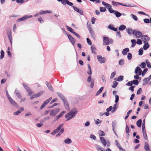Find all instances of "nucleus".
Listing matches in <instances>:
<instances>
[{"label": "nucleus", "instance_id": "21", "mask_svg": "<svg viewBox=\"0 0 151 151\" xmlns=\"http://www.w3.org/2000/svg\"><path fill=\"white\" fill-rule=\"evenodd\" d=\"M129 51V49L128 48H126L123 50L122 51V53L124 55H126L127 52Z\"/></svg>", "mask_w": 151, "mask_h": 151}, {"label": "nucleus", "instance_id": "57", "mask_svg": "<svg viewBox=\"0 0 151 151\" xmlns=\"http://www.w3.org/2000/svg\"><path fill=\"white\" fill-rule=\"evenodd\" d=\"M133 84L134 85H137L139 83V82L138 80H134L133 81H132Z\"/></svg>", "mask_w": 151, "mask_h": 151}, {"label": "nucleus", "instance_id": "13", "mask_svg": "<svg viewBox=\"0 0 151 151\" xmlns=\"http://www.w3.org/2000/svg\"><path fill=\"white\" fill-rule=\"evenodd\" d=\"M8 99L10 103L12 105H14L15 106L17 107H18V106L17 103L11 97L9 99Z\"/></svg>", "mask_w": 151, "mask_h": 151}, {"label": "nucleus", "instance_id": "9", "mask_svg": "<svg viewBox=\"0 0 151 151\" xmlns=\"http://www.w3.org/2000/svg\"><path fill=\"white\" fill-rule=\"evenodd\" d=\"M67 35L69 39L71 42L72 45L74 46L75 44V41L73 37L69 34L67 33Z\"/></svg>", "mask_w": 151, "mask_h": 151}, {"label": "nucleus", "instance_id": "31", "mask_svg": "<svg viewBox=\"0 0 151 151\" xmlns=\"http://www.w3.org/2000/svg\"><path fill=\"white\" fill-rule=\"evenodd\" d=\"M91 36L93 38H95V35L94 34V31L92 29L89 30Z\"/></svg>", "mask_w": 151, "mask_h": 151}, {"label": "nucleus", "instance_id": "16", "mask_svg": "<svg viewBox=\"0 0 151 151\" xmlns=\"http://www.w3.org/2000/svg\"><path fill=\"white\" fill-rule=\"evenodd\" d=\"M45 83L49 89L51 91H53V89L51 84L47 81H46Z\"/></svg>", "mask_w": 151, "mask_h": 151}, {"label": "nucleus", "instance_id": "34", "mask_svg": "<svg viewBox=\"0 0 151 151\" xmlns=\"http://www.w3.org/2000/svg\"><path fill=\"white\" fill-rule=\"evenodd\" d=\"M131 42L132 43V45L131 46L132 47H134L136 44V40L134 39L132 40H131Z\"/></svg>", "mask_w": 151, "mask_h": 151}, {"label": "nucleus", "instance_id": "2", "mask_svg": "<svg viewBox=\"0 0 151 151\" xmlns=\"http://www.w3.org/2000/svg\"><path fill=\"white\" fill-rule=\"evenodd\" d=\"M60 111V109L56 108L53 109L50 111V115L52 116L58 113Z\"/></svg>", "mask_w": 151, "mask_h": 151}, {"label": "nucleus", "instance_id": "28", "mask_svg": "<svg viewBox=\"0 0 151 151\" xmlns=\"http://www.w3.org/2000/svg\"><path fill=\"white\" fill-rule=\"evenodd\" d=\"M117 17H120L122 15V14L119 12L115 11L114 13Z\"/></svg>", "mask_w": 151, "mask_h": 151}, {"label": "nucleus", "instance_id": "61", "mask_svg": "<svg viewBox=\"0 0 151 151\" xmlns=\"http://www.w3.org/2000/svg\"><path fill=\"white\" fill-rule=\"evenodd\" d=\"M86 40L88 44L90 45H91L92 42L88 38H87Z\"/></svg>", "mask_w": 151, "mask_h": 151}, {"label": "nucleus", "instance_id": "18", "mask_svg": "<svg viewBox=\"0 0 151 151\" xmlns=\"http://www.w3.org/2000/svg\"><path fill=\"white\" fill-rule=\"evenodd\" d=\"M91 52L95 54H96V48L95 46L94 45H92L91 47Z\"/></svg>", "mask_w": 151, "mask_h": 151}, {"label": "nucleus", "instance_id": "20", "mask_svg": "<svg viewBox=\"0 0 151 151\" xmlns=\"http://www.w3.org/2000/svg\"><path fill=\"white\" fill-rule=\"evenodd\" d=\"M95 147L98 151H104V148L98 145H96Z\"/></svg>", "mask_w": 151, "mask_h": 151}, {"label": "nucleus", "instance_id": "32", "mask_svg": "<svg viewBox=\"0 0 151 151\" xmlns=\"http://www.w3.org/2000/svg\"><path fill=\"white\" fill-rule=\"evenodd\" d=\"M144 39V40L149 41L150 38L147 35H143L142 38Z\"/></svg>", "mask_w": 151, "mask_h": 151}, {"label": "nucleus", "instance_id": "62", "mask_svg": "<svg viewBox=\"0 0 151 151\" xmlns=\"http://www.w3.org/2000/svg\"><path fill=\"white\" fill-rule=\"evenodd\" d=\"M133 84V83L132 82V81H130L128 82L126 84V85L127 86H131Z\"/></svg>", "mask_w": 151, "mask_h": 151}, {"label": "nucleus", "instance_id": "55", "mask_svg": "<svg viewBox=\"0 0 151 151\" xmlns=\"http://www.w3.org/2000/svg\"><path fill=\"white\" fill-rule=\"evenodd\" d=\"M43 93V91H42V92H39L38 93H37L35 94V95H36L37 97H39Z\"/></svg>", "mask_w": 151, "mask_h": 151}, {"label": "nucleus", "instance_id": "6", "mask_svg": "<svg viewBox=\"0 0 151 151\" xmlns=\"http://www.w3.org/2000/svg\"><path fill=\"white\" fill-rule=\"evenodd\" d=\"M103 45H108L110 43L109 40V38L104 37L103 38Z\"/></svg>", "mask_w": 151, "mask_h": 151}, {"label": "nucleus", "instance_id": "24", "mask_svg": "<svg viewBox=\"0 0 151 151\" xmlns=\"http://www.w3.org/2000/svg\"><path fill=\"white\" fill-rule=\"evenodd\" d=\"M57 94L59 96L60 99L63 100V101L65 99V97L64 96L60 93L57 92Z\"/></svg>", "mask_w": 151, "mask_h": 151}, {"label": "nucleus", "instance_id": "7", "mask_svg": "<svg viewBox=\"0 0 151 151\" xmlns=\"http://www.w3.org/2000/svg\"><path fill=\"white\" fill-rule=\"evenodd\" d=\"M98 61L101 63H104L105 62V58L104 57H102L101 55H97V56Z\"/></svg>", "mask_w": 151, "mask_h": 151}, {"label": "nucleus", "instance_id": "23", "mask_svg": "<svg viewBox=\"0 0 151 151\" xmlns=\"http://www.w3.org/2000/svg\"><path fill=\"white\" fill-rule=\"evenodd\" d=\"M124 76H120L118 78H115L114 80L119 81H122L123 80Z\"/></svg>", "mask_w": 151, "mask_h": 151}, {"label": "nucleus", "instance_id": "60", "mask_svg": "<svg viewBox=\"0 0 151 151\" xmlns=\"http://www.w3.org/2000/svg\"><path fill=\"white\" fill-rule=\"evenodd\" d=\"M142 42L141 40L139 39L137 40V41L136 42L139 45H141L142 44Z\"/></svg>", "mask_w": 151, "mask_h": 151}, {"label": "nucleus", "instance_id": "52", "mask_svg": "<svg viewBox=\"0 0 151 151\" xmlns=\"http://www.w3.org/2000/svg\"><path fill=\"white\" fill-rule=\"evenodd\" d=\"M127 57L128 59L129 60H131L132 58V55L131 53H129H129L128 54Z\"/></svg>", "mask_w": 151, "mask_h": 151}, {"label": "nucleus", "instance_id": "27", "mask_svg": "<svg viewBox=\"0 0 151 151\" xmlns=\"http://www.w3.org/2000/svg\"><path fill=\"white\" fill-rule=\"evenodd\" d=\"M88 70L87 71V73L88 75H91L92 74V71L91 70V68L89 64L88 65Z\"/></svg>", "mask_w": 151, "mask_h": 151}, {"label": "nucleus", "instance_id": "19", "mask_svg": "<svg viewBox=\"0 0 151 151\" xmlns=\"http://www.w3.org/2000/svg\"><path fill=\"white\" fill-rule=\"evenodd\" d=\"M108 28L109 29L114 31H116L117 30L116 28L114 27L113 25L112 24H110L109 25Z\"/></svg>", "mask_w": 151, "mask_h": 151}, {"label": "nucleus", "instance_id": "40", "mask_svg": "<svg viewBox=\"0 0 151 151\" xmlns=\"http://www.w3.org/2000/svg\"><path fill=\"white\" fill-rule=\"evenodd\" d=\"M139 55H142L143 52V49L142 47L140 48L139 50Z\"/></svg>", "mask_w": 151, "mask_h": 151}, {"label": "nucleus", "instance_id": "63", "mask_svg": "<svg viewBox=\"0 0 151 151\" xmlns=\"http://www.w3.org/2000/svg\"><path fill=\"white\" fill-rule=\"evenodd\" d=\"M116 74V72H113L111 74V76H110V78L112 79L115 76Z\"/></svg>", "mask_w": 151, "mask_h": 151}, {"label": "nucleus", "instance_id": "39", "mask_svg": "<svg viewBox=\"0 0 151 151\" xmlns=\"http://www.w3.org/2000/svg\"><path fill=\"white\" fill-rule=\"evenodd\" d=\"M125 130L126 133L127 134H128V135H129V133H130V132L129 131V128L127 125H126Z\"/></svg>", "mask_w": 151, "mask_h": 151}, {"label": "nucleus", "instance_id": "41", "mask_svg": "<svg viewBox=\"0 0 151 151\" xmlns=\"http://www.w3.org/2000/svg\"><path fill=\"white\" fill-rule=\"evenodd\" d=\"M4 52L3 50H1V55H0V59H2L4 56Z\"/></svg>", "mask_w": 151, "mask_h": 151}, {"label": "nucleus", "instance_id": "3", "mask_svg": "<svg viewBox=\"0 0 151 151\" xmlns=\"http://www.w3.org/2000/svg\"><path fill=\"white\" fill-rule=\"evenodd\" d=\"M133 34L136 36L137 38H142L143 35L142 32H140L137 31L136 30L133 31Z\"/></svg>", "mask_w": 151, "mask_h": 151}, {"label": "nucleus", "instance_id": "59", "mask_svg": "<svg viewBox=\"0 0 151 151\" xmlns=\"http://www.w3.org/2000/svg\"><path fill=\"white\" fill-rule=\"evenodd\" d=\"M130 16L131 17H132L135 20L137 21V20L138 18L136 16L133 14H131Z\"/></svg>", "mask_w": 151, "mask_h": 151}, {"label": "nucleus", "instance_id": "53", "mask_svg": "<svg viewBox=\"0 0 151 151\" xmlns=\"http://www.w3.org/2000/svg\"><path fill=\"white\" fill-rule=\"evenodd\" d=\"M115 103H117L119 100V97L117 95H115Z\"/></svg>", "mask_w": 151, "mask_h": 151}, {"label": "nucleus", "instance_id": "43", "mask_svg": "<svg viewBox=\"0 0 151 151\" xmlns=\"http://www.w3.org/2000/svg\"><path fill=\"white\" fill-rule=\"evenodd\" d=\"M66 28L69 31H70L71 32L73 33L74 31V30L73 29H72L71 27H69L68 26H66Z\"/></svg>", "mask_w": 151, "mask_h": 151}, {"label": "nucleus", "instance_id": "37", "mask_svg": "<svg viewBox=\"0 0 151 151\" xmlns=\"http://www.w3.org/2000/svg\"><path fill=\"white\" fill-rule=\"evenodd\" d=\"M59 2H61L64 5H66L67 4L68 0H57Z\"/></svg>", "mask_w": 151, "mask_h": 151}, {"label": "nucleus", "instance_id": "5", "mask_svg": "<svg viewBox=\"0 0 151 151\" xmlns=\"http://www.w3.org/2000/svg\"><path fill=\"white\" fill-rule=\"evenodd\" d=\"M52 99V97H50L48 99L45 100L40 107V109H42L43 108H44L45 106V105L47 104Z\"/></svg>", "mask_w": 151, "mask_h": 151}, {"label": "nucleus", "instance_id": "42", "mask_svg": "<svg viewBox=\"0 0 151 151\" xmlns=\"http://www.w3.org/2000/svg\"><path fill=\"white\" fill-rule=\"evenodd\" d=\"M120 5H121L122 6H125L127 7H132L134 6H132L130 4H128L127 5H125L124 4H122V3H120Z\"/></svg>", "mask_w": 151, "mask_h": 151}, {"label": "nucleus", "instance_id": "22", "mask_svg": "<svg viewBox=\"0 0 151 151\" xmlns=\"http://www.w3.org/2000/svg\"><path fill=\"white\" fill-rule=\"evenodd\" d=\"M100 139L101 141L102 142V144L104 146H106V139L104 137H100Z\"/></svg>", "mask_w": 151, "mask_h": 151}, {"label": "nucleus", "instance_id": "58", "mask_svg": "<svg viewBox=\"0 0 151 151\" xmlns=\"http://www.w3.org/2000/svg\"><path fill=\"white\" fill-rule=\"evenodd\" d=\"M124 60L123 59H121L119 60V64L121 65H124Z\"/></svg>", "mask_w": 151, "mask_h": 151}, {"label": "nucleus", "instance_id": "25", "mask_svg": "<svg viewBox=\"0 0 151 151\" xmlns=\"http://www.w3.org/2000/svg\"><path fill=\"white\" fill-rule=\"evenodd\" d=\"M145 149L146 151H150L149 148V145L147 142H145Z\"/></svg>", "mask_w": 151, "mask_h": 151}, {"label": "nucleus", "instance_id": "4", "mask_svg": "<svg viewBox=\"0 0 151 151\" xmlns=\"http://www.w3.org/2000/svg\"><path fill=\"white\" fill-rule=\"evenodd\" d=\"M63 124H60L58 127L56 129L54 130L51 133V134L54 135L55 134L57 133L60 129L64 125Z\"/></svg>", "mask_w": 151, "mask_h": 151}, {"label": "nucleus", "instance_id": "47", "mask_svg": "<svg viewBox=\"0 0 151 151\" xmlns=\"http://www.w3.org/2000/svg\"><path fill=\"white\" fill-rule=\"evenodd\" d=\"M148 71V69L147 68H146L144 69L143 71H142V72H141V75H142V76H143L146 72Z\"/></svg>", "mask_w": 151, "mask_h": 151}, {"label": "nucleus", "instance_id": "36", "mask_svg": "<svg viewBox=\"0 0 151 151\" xmlns=\"http://www.w3.org/2000/svg\"><path fill=\"white\" fill-rule=\"evenodd\" d=\"M113 84L111 86L113 88H115L117 86V85L118 84V83L115 81H114L113 82Z\"/></svg>", "mask_w": 151, "mask_h": 151}, {"label": "nucleus", "instance_id": "1", "mask_svg": "<svg viewBox=\"0 0 151 151\" xmlns=\"http://www.w3.org/2000/svg\"><path fill=\"white\" fill-rule=\"evenodd\" d=\"M77 113V110L74 109L68 113L65 116V117L67 118L66 120L68 121L74 117Z\"/></svg>", "mask_w": 151, "mask_h": 151}, {"label": "nucleus", "instance_id": "50", "mask_svg": "<svg viewBox=\"0 0 151 151\" xmlns=\"http://www.w3.org/2000/svg\"><path fill=\"white\" fill-rule=\"evenodd\" d=\"M116 125V122L115 121H113L112 122V130H114V129L115 128V126Z\"/></svg>", "mask_w": 151, "mask_h": 151}, {"label": "nucleus", "instance_id": "33", "mask_svg": "<svg viewBox=\"0 0 151 151\" xmlns=\"http://www.w3.org/2000/svg\"><path fill=\"white\" fill-rule=\"evenodd\" d=\"M142 120L141 119H139L137 122V125L138 127H140L141 125Z\"/></svg>", "mask_w": 151, "mask_h": 151}, {"label": "nucleus", "instance_id": "15", "mask_svg": "<svg viewBox=\"0 0 151 151\" xmlns=\"http://www.w3.org/2000/svg\"><path fill=\"white\" fill-rule=\"evenodd\" d=\"M15 93L19 99L22 98L21 95L19 92V91L17 89H16L15 91Z\"/></svg>", "mask_w": 151, "mask_h": 151}, {"label": "nucleus", "instance_id": "8", "mask_svg": "<svg viewBox=\"0 0 151 151\" xmlns=\"http://www.w3.org/2000/svg\"><path fill=\"white\" fill-rule=\"evenodd\" d=\"M32 17V15H25L22 18L17 19V22H18L19 21H23L28 18H31Z\"/></svg>", "mask_w": 151, "mask_h": 151}, {"label": "nucleus", "instance_id": "54", "mask_svg": "<svg viewBox=\"0 0 151 151\" xmlns=\"http://www.w3.org/2000/svg\"><path fill=\"white\" fill-rule=\"evenodd\" d=\"M99 136H103L105 135V133L104 132L100 131L99 132Z\"/></svg>", "mask_w": 151, "mask_h": 151}, {"label": "nucleus", "instance_id": "17", "mask_svg": "<svg viewBox=\"0 0 151 151\" xmlns=\"http://www.w3.org/2000/svg\"><path fill=\"white\" fill-rule=\"evenodd\" d=\"M52 13V11H51L45 10L42 11H41L39 13V14L40 15H42L47 13Z\"/></svg>", "mask_w": 151, "mask_h": 151}, {"label": "nucleus", "instance_id": "35", "mask_svg": "<svg viewBox=\"0 0 151 151\" xmlns=\"http://www.w3.org/2000/svg\"><path fill=\"white\" fill-rule=\"evenodd\" d=\"M117 108V104H115L113 106V109H112L111 111L112 112H114L115 111H116Z\"/></svg>", "mask_w": 151, "mask_h": 151}, {"label": "nucleus", "instance_id": "11", "mask_svg": "<svg viewBox=\"0 0 151 151\" xmlns=\"http://www.w3.org/2000/svg\"><path fill=\"white\" fill-rule=\"evenodd\" d=\"M142 72V70L141 68L139 67H137L135 69L134 71V73L139 76L141 75V72Z\"/></svg>", "mask_w": 151, "mask_h": 151}, {"label": "nucleus", "instance_id": "10", "mask_svg": "<svg viewBox=\"0 0 151 151\" xmlns=\"http://www.w3.org/2000/svg\"><path fill=\"white\" fill-rule=\"evenodd\" d=\"M72 7L75 11L79 13L81 15L83 14V10L80 9L78 7L74 6H73Z\"/></svg>", "mask_w": 151, "mask_h": 151}, {"label": "nucleus", "instance_id": "38", "mask_svg": "<svg viewBox=\"0 0 151 151\" xmlns=\"http://www.w3.org/2000/svg\"><path fill=\"white\" fill-rule=\"evenodd\" d=\"M104 89V87H101L97 91L96 95L98 96L99 95V94L102 92V91H103Z\"/></svg>", "mask_w": 151, "mask_h": 151}, {"label": "nucleus", "instance_id": "14", "mask_svg": "<svg viewBox=\"0 0 151 151\" xmlns=\"http://www.w3.org/2000/svg\"><path fill=\"white\" fill-rule=\"evenodd\" d=\"M64 142L66 144H70L72 143V141L70 139L68 138H66L64 140Z\"/></svg>", "mask_w": 151, "mask_h": 151}, {"label": "nucleus", "instance_id": "46", "mask_svg": "<svg viewBox=\"0 0 151 151\" xmlns=\"http://www.w3.org/2000/svg\"><path fill=\"white\" fill-rule=\"evenodd\" d=\"M145 63L147 64V66L149 68H151V65L150 64V62L148 60H146L145 61Z\"/></svg>", "mask_w": 151, "mask_h": 151}, {"label": "nucleus", "instance_id": "56", "mask_svg": "<svg viewBox=\"0 0 151 151\" xmlns=\"http://www.w3.org/2000/svg\"><path fill=\"white\" fill-rule=\"evenodd\" d=\"M140 66L142 68H144L146 66L145 63L144 62H142L140 64Z\"/></svg>", "mask_w": 151, "mask_h": 151}, {"label": "nucleus", "instance_id": "29", "mask_svg": "<svg viewBox=\"0 0 151 151\" xmlns=\"http://www.w3.org/2000/svg\"><path fill=\"white\" fill-rule=\"evenodd\" d=\"M142 132H143V136L144 138L145 139H146V140H147L148 138H147V133H146V132L145 130V129L143 130H142Z\"/></svg>", "mask_w": 151, "mask_h": 151}, {"label": "nucleus", "instance_id": "30", "mask_svg": "<svg viewBox=\"0 0 151 151\" xmlns=\"http://www.w3.org/2000/svg\"><path fill=\"white\" fill-rule=\"evenodd\" d=\"M126 28V26L125 25L122 24L119 27V29L120 31H123Z\"/></svg>", "mask_w": 151, "mask_h": 151}, {"label": "nucleus", "instance_id": "26", "mask_svg": "<svg viewBox=\"0 0 151 151\" xmlns=\"http://www.w3.org/2000/svg\"><path fill=\"white\" fill-rule=\"evenodd\" d=\"M126 31L129 35L133 34V31L132 29L130 28H128L126 29Z\"/></svg>", "mask_w": 151, "mask_h": 151}, {"label": "nucleus", "instance_id": "45", "mask_svg": "<svg viewBox=\"0 0 151 151\" xmlns=\"http://www.w3.org/2000/svg\"><path fill=\"white\" fill-rule=\"evenodd\" d=\"M145 119L143 120L142 125V129L143 130L145 129Z\"/></svg>", "mask_w": 151, "mask_h": 151}, {"label": "nucleus", "instance_id": "48", "mask_svg": "<svg viewBox=\"0 0 151 151\" xmlns=\"http://www.w3.org/2000/svg\"><path fill=\"white\" fill-rule=\"evenodd\" d=\"M150 47V45L149 44H144L143 46V48L144 50H147Z\"/></svg>", "mask_w": 151, "mask_h": 151}, {"label": "nucleus", "instance_id": "44", "mask_svg": "<svg viewBox=\"0 0 151 151\" xmlns=\"http://www.w3.org/2000/svg\"><path fill=\"white\" fill-rule=\"evenodd\" d=\"M112 3L113 5L115 6H117L118 5H120V3L116 2L113 1L112 2Z\"/></svg>", "mask_w": 151, "mask_h": 151}, {"label": "nucleus", "instance_id": "49", "mask_svg": "<svg viewBox=\"0 0 151 151\" xmlns=\"http://www.w3.org/2000/svg\"><path fill=\"white\" fill-rule=\"evenodd\" d=\"M7 35L9 40L12 39V33L10 32L8 33Z\"/></svg>", "mask_w": 151, "mask_h": 151}, {"label": "nucleus", "instance_id": "12", "mask_svg": "<svg viewBox=\"0 0 151 151\" xmlns=\"http://www.w3.org/2000/svg\"><path fill=\"white\" fill-rule=\"evenodd\" d=\"M106 7L108 9L109 12L111 13H113L115 10L111 8V6L108 4H107Z\"/></svg>", "mask_w": 151, "mask_h": 151}, {"label": "nucleus", "instance_id": "64", "mask_svg": "<svg viewBox=\"0 0 151 151\" xmlns=\"http://www.w3.org/2000/svg\"><path fill=\"white\" fill-rule=\"evenodd\" d=\"M23 86L27 91H28L29 89V87L25 84L24 83H23Z\"/></svg>", "mask_w": 151, "mask_h": 151}, {"label": "nucleus", "instance_id": "51", "mask_svg": "<svg viewBox=\"0 0 151 151\" xmlns=\"http://www.w3.org/2000/svg\"><path fill=\"white\" fill-rule=\"evenodd\" d=\"M100 12H105L106 11V9L104 7H100Z\"/></svg>", "mask_w": 151, "mask_h": 151}]
</instances>
